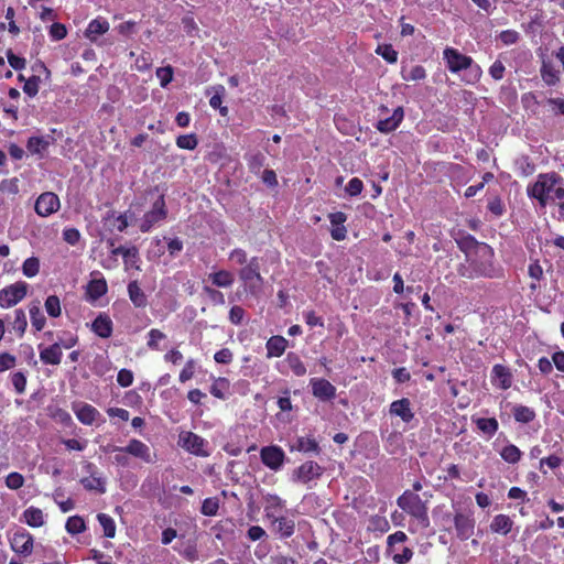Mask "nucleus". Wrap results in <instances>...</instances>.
<instances>
[{
	"label": "nucleus",
	"instance_id": "f257e3e1",
	"mask_svg": "<svg viewBox=\"0 0 564 564\" xmlns=\"http://www.w3.org/2000/svg\"><path fill=\"white\" fill-rule=\"evenodd\" d=\"M459 247L466 253L478 275L486 279L499 276V271L494 264L495 252L489 245L479 242L473 236H468Z\"/></svg>",
	"mask_w": 564,
	"mask_h": 564
},
{
	"label": "nucleus",
	"instance_id": "f03ea898",
	"mask_svg": "<svg viewBox=\"0 0 564 564\" xmlns=\"http://www.w3.org/2000/svg\"><path fill=\"white\" fill-rule=\"evenodd\" d=\"M528 196L545 207L550 202L564 199V178L556 172L541 173L527 188Z\"/></svg>",
	"mask_w": 564,
	"mask_h": 564
},
{
	"label": "nucleus",
	"instance_id": "7ed1b4c3",
	"mask_svg": "<svg viewBox=\"0 0 564 564\" xmlns=\"http://www.w3.org/2000/svg\"><path fill=\"white\" fill-rule=\"evenodd\" d=\"M398 507L409 514L421 529H427L430 527L429 508L426 501H423L421 497L411 491L405 490L397 499Z\"/></svg>",
	"mask_w": 564,
	"mask_h": 564
},
{
	"label": "nucleus",
	"instance_id": "20e7f679",
	"mask_svg": "<svg viewBox=\"0 0 564 564\" xmlns=\"http://www.w3.org/2000/svg\"><path fill=\"white\" fill-rule=\"evenodd\" d=\"M443 59L447 69L453 74L470 68L476 80L481 77L482 70L480 66L475 64L470 56L460 53L457 48L451 46L445 47L443 51Z\"/></svg>",
	"mask_w": 564,
	"mask_h": 564
},
{
	"label": "nucleus",
	"instance_id": "39448f33",
	"mask_svg": "<svg viewBox=\"0 0 564 564\" xmlns=\"http://www.w3.org/2000/svg\"><path fill=\"white\" fill-rule=\"evenodd\" d=\"M238 276L243 283L246 292L252 296H258L264 282L260 272V259L252 257L249 262L238 271Z\"/></svg>",
	"mask_w": 564,
	"mask_h": 564
},
{
	"label": "nucleus",
	"instance_id": "423d86ee",
	"mask_svg": "<svg viewBox=\"0 0 564 564\" xmlns=\"http://www.w3.org/2000/svg\"><path fill=\"white\" fill-rule=\"evenodd\" d=\"M443 525L453 522L456 536L460 541L469 540L475 533L476 521L471 512L456 511L454 514L446 512L442 516Z\"/></svg>",
	"mask_w": 564,
	"mask_h": 564
},
{
	"label": "nucleus",
	"instance_id": "0eeeda50",
	"mask_svg": "<svg viewBox=\"0 0 564 564\" xmlns=\"http://www.w3.org/2000/svg\"><path fill=\"white\" fill-rule=\"evenodd\" d=\"M169 209L165 203V195L160 194L153 202L152 207L140 220V231L149 232L154 226L161 224L167 218Z\"/></svg>",
	"mask_w": 564,
	"mask_h": 564
},
{
	"label": "nucleus",
	"instance_id": "6e6552de",
	"mask_svg": "<svg viewBox=\"0 0 564 564\" xmlns=\"http://www.w3.org/2000/svg\"><path fill=\"white\" fill-rule=\"evenodd\" d=\"M28 283L18 281L0 290V307L10 308L20 303L28 294Z\"/></svg>",
	"mask_w": 564,
	"mask_h": 564
},
{
	"label": "nucleus",
	"instance_id": "1a4fd4ad",
	"mask_svg": "<svg viewBox=\"0 0 564 564\" xmlns=\"http://www.w3.org/2000/svg\"><path fill=\"white\" fill-rule=\"evenodd\" d=\"M10 546L12 551L21 556H29L33 552L34 538L24 528H19L9 538Z\"/></svg>",
	"mask_w": 564,
	"mask_h": 564
},
{
	"label": "nucleus",
	"instance_id": "9d476101",
	"mask_svg": "<svg viewBox=\"0 0 564 564\" xmlns=\"http://www.w3.org/2000/svg\"><path fill=\"white\" fill-rule=\"evenodd\" d=\"M325 468L314 460H306L295 468L292 473L294 481L306 485L310 481L319 479Z\"/></svg>",
	"mask_w": 564,
	"mask_h": 564
},
{
	"label": "nucleus",
	"instance_id": "9b49d317",
	"mask_svg": "<svg viewBox=\"0 0 564 564\" xmlns=\"http://www.w3.org/2000/svg\"><path fill=\"white\" fill-rule=\"evenodd\" d=\"M178 444L188 453L199 456L207 457L209 452L206 449L207 442L196 433L182 432L180 434Z\"/></svg>",
	"mask_w": 564,
	"mask_h": 564
},
{
	"label": "nucleus",
	"instance_id": "f8f14e48",
	"mask_svg": "<svg viewBox=\"0 0 564 564\" xmlns=\"http://www.w3.org/2000/svg\"><path fill=\"white\" fill-rule=\"evenodd\" d=\"M105 452L128 453L137 458L142 459L145 463L152 462L150 447L147 444H144L142 441L137 440V438L130 440L128 445L124 447L108 445L107 447H105Z\"/></svg>",
	"mask_w": 564,
	"mask_h": 564
},
{
	"label": "nucleus",
	"instance_id": "ddd939ff",
	"mask_svg": "<svg viewBox=\"0 0 564 564\" xmlns=\"http://www.w3.org/2000/svg\"><path fill=\"white\" fill-rule=\"evenodd\" d=\"M61 207L59 197L53 192L42 193L35 200L34 209L40 217H48Z\"/></svg>",
	"mask_w": 564,
	"mask_h": 564
},
{
	"label": "nucleus",
	"instance_id": "4468645a",
	"mask_svg": "<svg viewBox=\"0 0 564 564\" xmlns=\"http://www.w3.org/2000/svg\"><path fill=\"white\" fill-rule=\"evenodd\" d=\"M260 458L264 466L276 471L284 464L285 453L276 445L264 446L260 451Z\"/></svg>",
	"mask_w": 564,
	"mask_h": 564
},
{
	"label": "nucleus",
	"instance_id": "2eb2a0df",
	"mask_svg": "<svg viewBox=\"0 0 564 564\" xmlns=\"http://www.w3.org/2000/svg\"><path fill=\"white\" fill-rule=\"evenodd\" d=\"M272 532L281 540L291 538L295 532V521L293 518L282 513L270 519Z\"/></svg>",
	"mask_w": 564,
	"mask_h": 564
},
{
	"label": "nucleus",
	"instance_id": "dca6fc26",
	"mask_svg": "<svg viewBox=\"0 0 564 564\" xmlns=\"http://www.w3.org/2000/svg\"><path fill=\"white\" fill-rule=\"evenodd\" d=\"M310 386L312 394L319 401H332L336 397V387L324 378H312Z\"/></svg>",
	"mask_w": 564,
	"mask_h": 564
},
{
	"label": "nucleus",
	"instance_id": "f3484780",
	"mask_svg": "<svg viewBox=\"0 0 564 564\" xmlns=\"http://www.w3.org/2000/svg\"><path fill=\"white\" fill-rule=\"evenodd\" d=\"M491 383L501 389L508 390L513 383V375L509 367L497 364L491 369Z\"/></svg>",
	"mask_w": 564,
	"mask_h": 564
},
{
	"label": "nucleus",
	"instance_id": "a211bd4d",
	"mask_svg": "<svg viewBox=\"0 0 564 564\" xmlns=\"http://www.w3.org/2000/svg\"><path fill=\"white\" fill-rule=\"evenodd\" d=\"M72 410L77 420L84 425H93L100 416L99 411L95 406L85 402L73 403Z\"/></svg>",
	"mask_w": 564,
	"mask_h": 564
},
{
	"label": "nucleus",
	"instance_id": "6ab92c4d",
	"mask_svg": "<svg viewBox=\"0 0 564 564\" xmlns=\"http://www.w3.org/2000/svg\"><path fill=\"white\" fill-rule=\"evenodd\" d=\"M404 119L403 107H398L392 115L386 119H381L376 123V129L381 133H390L395 131Z\"/></svg>",
	"mask_w": 564,
	"mask_h": 564
},
{
	"label": "nucleus",
	"instance_id": "aec40b11",
	"mask_svg": "<svg viewBox=\"0 0 564 564\" xmlns=\"http://www.w3.org/2000/svg\"><path fill=\"white\" fill-rule=\"evenodd\" d=\"M40 360L44 365L58 366L62 361L63 351L59 343H54L50 346L39 345Z\"/></svg>",
	"mask_w": 564,
	"mask_h": 564
},
{
	"label": "nucleus",
	"instance_id": "412c9836",
	"mask_svg": "<svg viewBox=\"0 0 564 564\" xmlns=\"http://www.w3.org/2000/svg\"><path fill=\"white\" fill-rule=\"evenodd\" d=\"M290 451L318 455L321 453V447L313 435L297 436L293 444L290 445Z\"/></svg>",
	"mask_w": 564,
	"mask_h": 564
},
{
	"label": "nucleus",
	"instance_id": "4be33fe9",
	"mask_svg": "<svg viewBox=\"0 0 564 564\" xmlns=\"http://www.w3.org/2000/svg\"><path fill=\"white\" fill-rule=\"evenodd\" d=\"M391 415L399 416L404 423H409L414 419V412L411 409V401L402 398L393 401L389 410Z\"/></svg>",
	"mask_w": 564,
	"mask_h": 564
},
{
	"label": "nucleus",
	"instance_id": "5701e85b",
	"mask_svg": "<svg viewBox=\"0 0 564 564\" xmlns=\"http://www.w3.org/2000/svg\"><path fill=\"white\" fill-rule=\"evenodd\" d=\"M91 330L100 338H109L113 332V323L109 315L99 313L91 323Z\"/></svg>",
	"mask_w": 564,
	"mask_h": 564
},
{
	"label": "nucleus",
	"instance_id": "b1692460",
	"mask_svg": "<svg viewBox=\"0 0 564 564\" xmlns=\"http://www.w3.org/2000/svg\"><path fill=\"white\" fill-rule=\"evenodd\" d=\"M87 469L90 471L88 477H84L80 479V484L88 491H96L98 494L106 492V479L97 476L93 469H95L94 464L89 463L87 465Z\"/></svg>",
	"mask_w": 564,
	"mask_h": 564
},
{
	"label": "nucleus",
	"instance_id": "393cba45",
	"mask_svg": "<svg viewBox=\"0 0 564 564\" xmlns=\"http://www.w3.org/2000/svg\"><path fill=\"white\" fill-rule=\"evenodd\" d=\"M288 346H289V341L283 336H281V335L271 336L265 343L267 358L271 359V358L281 357L285 352Z\"/></svg>",
	"mask_w": 564,
	"mask_h": 564
},
{
	"label": "nucleus",
	"instance_id": "a878e982",
	"mask_svg": "<svg viewBox=\"0 0 564 564\" xmlns=\"http://www.w3.org/2000/svg\"><path fill=\"white\" fill-rule=\"evenodd\" d=\"M264 499V516L268 520L279 516L285 509V501L278 495L268 494Z\"/></svg>",
	"mask_w": 564,
	"mask_h": 564
},
{
	"label": "nucleus",
	"instance_id": "bb28decb",
	"mask_svg": "<svg viewBox=\"0 0 564 564\" xmlns=\"http://www.w3.org/2000/svg\"><path fill=\"white\" fill-rule=\"evenodd\" d=\"M128 296L135 308H145L149 304L148 296L137 280L130 281L127 286Z\"/></svg>",
	"mask_w": 564,
	"mask_h": 564
},
{
	"label": "nucleus",
	"instance_id": "cd10ccee",
	"mask_svg": "<svg viewBox=\"0 0 564 564\" xmlns=\"http://www.w3.org/2000/svg\"><path fill=\"white\" fill-rule=\"evenodd\" d=\"M110 24L109 22L104 18H96L91 20L87 29L85 31V36L91 41L95 42L98 36L107 33L109 31Z\"/></svg>",
	"mask_w": 564,
	"mask_h": 564
},
{
	"label": "nucleus",
	"instance_id": "c85d7f7f",
	"mask_svg": "<svg viewBox=\"0 0 564 564\" xmlns=\"http://www.w3.org/2000/svg\"><path fill=\"white\" fill-rule=\"evenodd\" d=\"M513 527V520L503 513L497 514L494 517L490 522L489 529L491 533H497L501 535H507L511 532Z\"/></svg>",
	"mask_w": 564,
	"mask_h": 564
},
{
	"label": "nucleus",
	"instance_id": "c756f323",
	"mask_svg": "<svg viewBox=\"0 0 564 564\" xmlns=\"http://www.w3.org/2000/svg\"><path fill=\"white\" fill-rule=\"evenodd\" d=\"M230 381L226 377L213 378V382L209 387V392L213 397L219 400H226L230 394Z\"/></svg>",
	"mask_w": 564,
	"mask_h": 564
},
{
	"label": "nucleus",
	"instance_id": "7c9ffc66",
	"mask_svg": "<svg viewBox=\"0 0 564 564\" xmlns=\"http://www.w3.org/2000/svg\"><path fill=\"white\" fill-rule=\"evenodd\" d=\"M208 281L213 286L227 289L234 284L235 275L232 272L221 269L209 273Z\"/></svg>",
	"mask_w": 564,
	"mask_h": 564
},
{
	"label": "nucleus",
	"instance_id": "2f4dec72",
	"mask_svg": "<svg viewBox=\"0 0 564 564\" xmlns=\"http://www.w3.org/2000/svg\"><path fill=\"white\" fill-rule=\"evenodd\" d=\"M23 521L31 528H40L45 523L44 513L40 508L29 507L22 513Z\"/></svg>",
	"mask_w": 564,
	"mask_h": 564
},
{
	"label": "nucleus",
	"instance_id": "473e14b6",
	"mask_svg": "<svg viewBox=\"0 0 564 564\" xmlns=\"http://www.w3.org/2000/svg\"><path fill=\"white\" fill-rule=\"evenodd\" d=\"M108 291L107 282L104 278L94 279L88 282L86 288V293L89 300L97 301L101 296H104Z\"/></svg>",
	"mask_w": 564,
	"mask_h": 564
},
{
	"label": "nucleus",
	"instance_id": "72a5a7b5",
	"mask_svg": "<svg viewBox=\"0 0 564 564\" xmlns=\"http://www.w3.org/2000/svg\"><path fill=\"white\" fill-rule=\"evenodd\" d=\"M540 74H541L543 82L547 86H555L560 82V72L553 66V64L551 62H547V61L542 62V65L540 68Z\"/></svg>",
	"mask_w": 564,
	"mask_h": 564
},
{
	"label": "nucleus",
	"instance_id": "f704fd0d",
	"mask_svg": "<svg viewBox=\"0 0 564 564\" xmlns=\"http://www.w3.org/2000/svg\"><path fill=\"white\" fill-rule=\"evenodd\" d=\"M474 422L477 429L489 437H492L499 429L496 417H478Z\"/></svg>",
	"mask_w": 564,
	"mask_h": 564
},
{
	"label": "nucleus",
	"instance_id": "c9c22d12",
	"mask_svg": "<svg viewBox=\"0 0 564 564\" xmlns=\"http://www.w3.org/2000/svg\"><path fill=\"white\" fill-rule=\"evenodd\" d=\"M513 417L518 423L528 424L532 422L536 414L535 411L527 405L518 404L512 409Z\"/></svg>",
	"mask_w": 564,
	"mask_h": 564
},
{
	"label": "nucleus",
	"instance_id": "e433bc0d",
	"mask_svg": "<svg viewBox=\"0 0 564 564\" xmlns=\"http://www.w3.org/2000/svg\"><path fill=\"white\" fill-rule=\"evenodd\" d=\"M284 361L294 376L303 377L306 373V367L297 354L293 351L289 352Z\"/></svg>",
	"mask_w": 564,
	"mask_h": 564
},
{
	"label": "nucleus",
	"instance_id": "4c0bfd02",
	"mask_svg": "<svg viewBox=\"0 0 564 564\" xmlns=\"http://www.w3.org/2000/svg\"><path fill=\"white\" fill-rule=\"evenodd\" d=\"M96 518L98 523L102 528L104 536L108 539L115 538L117 531L115 520L109 514L104 512H99Z\"/></svg>",
	"mask_w": 564,
	"mask_h": 564
},
{
	"label": "nucleus",
	"instance_id": "58836bf2",
	"mask_svg": "<svg viewBox=\"0 0 564 564\" xmlns=\"http://www.w3.org/2000/svg\"><path fill=\"white\" fill-rule=\"evenodd\" d=\"M29 313L32 327L35 332H41L46 324V318L42 313L39 303L30 305Z\"/></svg>",
	"mask_w": 564,
	"mask_h": 564
},
{
	"label": "nucleus",
	"instance_id": "ea45409f",
	"mask_svg": "<svg viewBox=\"0 0 564 564\" xmlns=\"http://www.w3.org/2000/svg\"><path fill=\"white\" fill-rule=\"evenodd\" d=\"M500 457L508 464H518L522 457V452L514 444H508L500 451Z\"/></svg>",
	"mask_w": 564,
	"mask_h": 564
},
{
	"label": "nucleus",
	"instance_id": "a19ab883",
	"mask_svg": "<svg viewBox=\"0 0 564 564\" xmlns=\"http://www.w3.org/2000/svg\"><path fill=\"white\" fill-rule=\"evenodd\" d=\"M368 530L383 534L390 530V523L384 516L375 514L369 519Z\"/></svg>",
	"mask_w": 564,
	"mask_h": 564
},
{
	"label": "nucleus",
	"instance_id": "79ce46f5",
	"mask_svg": "<svg viewBox=\"0 0 564 564\" xmlns=\"http://www.w3.org/2000/svg\"><path fill=\"white\" fill-rule=\"evenodd\" d=\"M48 145L50 142L44 137H30L26 142V149L32 154L42 155Z\"/></svg>",
	"mask_w": 564,
	"mask_h": 564
},
{
	"label": "nucleus",
	"instance_id": "37998d69",
	"mask_svg": "<svg viewBox=\"0 0 564 564\" xmlns=\"http://www.w3.org/2000/svg\"><path fill=\"white\" fill-rule=\"evenodd\" d=\"M65 529L67 533L72 535H76L86 531V522L80 516H72L67 519L65 523Z\"/></svg>",
	"mask_w": 564,
	"mask_h": 564
},
{
	"label": "nucleus",
	"instance_id": "c03bdc74",
	"mask_svg": "<svg viewBox=\"0 0 564 564\" xmlns=\"http://www.w3.org/2000/svg\"><path fill=\"white\" fill-rule=\"evenodd\" d=\"M28 327V321L25 313L22 308H18L14 311V319L12 322V328L17 333L18 337H23Z\"/></svg>",
	"mask_w": 564,
	"mask_h": 564
},
{
	"label": "nucleus",
	"instance_id": "a18cd8bd",
	"mask_svg": "<svg viewBox=\"0 0 564 564\" xmlns=\"http://www.w3.org/2000/svg\"><path fill=\"white\" fill-rule=\"evenodd\" d=\"M375 53L381 56L389 64H394L398 61L399 54L391 44H379L376 47Z\"/></svg>",
	"mask_w": 564,
	"mask_h": 564
},
{
	"label": "nucleus",
	"instance_id": "49530a36",
	"mask_svg": "<svg viewBox=\"0 0 564 564\" xmlns=\"http://www.w3.org/2000/svg\"><path fill=\"white\" fill-rule=\"evenodd\" d=\"M44 307L51 317L56 318L62 314L61 300L57 295H48L45 300Z\"/></svg>",
	"mask_w": 564,
	"mask_h": 564
},
{
	"label": "nucleus",
	"instance_id": "de8ad7c7",
	"mask_svg": "<svg viewBox=\"0 0 564 564\" xmlns=\"http://www.w3.org/2000/svg\"><path fill=\"white\" fill-rule=\"evenodd\" d=\"M22 272L26 278H33L40 272V260L36 257H30L22 264Z\"/></svg>",
	"mask_w": 564,
	"mask_h": 564
},
{
	"label": "nucleus",
	"instance_id": "09e8293b",
	"mask_svg": "<svg viewBox=\"0 0 564 564\" xmlns=\"http://www.w3.org/2000/svg\"><path fill=\"white\" fill-rule=\"evenodd\" d=\"M176 145L184 150H194L198 145V139L195 133L182 134L176 138Z\"/></svg>",
	"mask_w": 564,
	"mask_h": 564
},
{
	"label": "nucleus",
	"instance_id": "8fccbe9b",
	"mask_svg": "<svg viewBox=\"0 0 564 564\" xmlns=\"http://www.w3.org/2000/svg\"><path fill=\"white\" fill-rule=\"evenodd\" d=\"M165 338H166V335L162 330H160L158 328H152L148 333L147 346L149 349L158 351L161 349L159 341L163 340Z\"/></svg>",
	"mask_w": 564,
	"mask_h": 564
},
{
	"label": "nucleus",
	"instance_id": "3c124183",
	"mask_svg": "<svg viewBox=\"0 0 564 564\" xmlns=\"http://www.w3.org/2000/svg\"><path fill=\"white\" fill-rule=\"evenodd\" d=\"M219 510V500L216 497L204 499L200 508V512L207 517H214Z\"/></svg>",
	"mask_w": 564,
	"mask_h": 564
},
{
	"label": "nucleus",
	"instance_id": "603ef678",
	"mask_svg": "<svg viewBox=\"0 0 564 564\" xmlns=\"http://www.w3.org/2000/svg\"><path fill=\"white\" fill-rule=\"evenodd\" d=\"M110 219H112V227L116 228L119 232H123L129 226L126 214H120L116 217L115 212H109L107 213L105 220L108 221Z\"/></svg>",
	"mask_w": 564,
	"mask_h": 564
},
{
	"label": "nucleus",
	"instance_id": "864d4df0",
	"mask_svg": "<svg viewBox=\"0 0 564 564\" xmlns=\"http://www.w3.org/2000/svg\"><path fill=\"white\" fill-rule=\"evenodd\" d=\"M155 75L160 80L161 87L165 88L173 80L174 69L171 65L159 67Z\"/></svg>",
	"mask_w": 564,
	"mask_h": 564
},
{
	"label": "nucleus",
	"instance_id": "5fc2aeb1",
	"mask_svg": "<svg viewBox=\"0 0 564 564\" xmlns=\"http://www.w3.org/2000/svg\"><path fill=\"white\" fill-rule=\"evenodd\" d=\"M426 77V70L421 65L413 66L409 72L402 70V78L404 80H423Z\"/></svg>",
	"mask_w": 564,
	"mask_h": 564
},
{
	"label": "nucleus",
	"instance_id": "6e6d98bb",
	"mask_svg": "<svg viewBox=\"0 0 564 564\" xmlns=\"http://www.w3.org/2000/svg\"><path fill=\"white\" fill-rule=\"evenodd\" d=\"M487 208L497 217L502 216L506 212L505 204L498 195H495L488 199Z\"/></svg>",
	"mask_w": 564,
	"mask_h": 564
},
{
	"label": "nucleus",
	"instance_id": "4d7b16f0",
	"mask_svg": "<svg viewBox=\"0 0 564 564\" xmlns=\"http://www.w3.org/2000/svg\"><path fill=\"white\" fill-rule=\"evenodd\" d=\"M203 292H204V294H206L208 300L214 305H224L225 304V295H224V293L220 292L219 290H217L216 288L205 285L203 288Z\"/></svg>",
	"mask_w": 564,
	"mask_h": 564
},
{
	"label": "nucleus",
	"instance_id": "13d9d810",
	"mask_svg": "<svg viewBox=\"0 0 564 564\" xmlns=\"http://www.w3.org/2000/svg\"><path fill=\"white\" fill-rule=\"evenodd\" d=\"M457 273L459 276L468 279V280H475L478 278H481L478 275V272H476V269L471 267V263L468 259H466L465 263H460L457 268Z\"/></svg>",
	"mask_w": 564,
	"mask_h": 564
},
{
	"label": "nucleus",
	"instance_id": "bf43d9fd",
	"mask_svg": "<svg viewBox=\"0 0 564 564\" xmlns=\"http://www.w3.org/2000/svg\"><path fill=\"white\" fill-rule=\"evenodd\" d=\"M11 382L17 393L22 394L26 389V376L22 371L11 375Z\"/></svg>",
	"mask_w": 564,
	"mask_h": 564
},
{
	"label": "nucleus",
	"instance_id": "052dcab7",
	"mask_svg": "<svg viewBox=\"0 0 564 564\" xmlns=\"http://www.w3.org/2000/svg\"><path fill=\"white\" fill-rule=\"evenodd\" d=\"M24 477L18 471H12L6 477V486L9 489L18 490L24 485Z\"/></svg>",
	"mask_w": 564,
	"mask_h": 564
},
{
	"label": "nucleus",
	"instance_id": "680f3d73",
	"mask_svg": "<svg viewBox=\"0 0 564 564\" xmlns=\"http://www.w3.org/2000/svg\"><path fill=\"white\" fill-rule=\"evenodd\" d=\"M546 465L551 469H556L562 465V458L557 455H550L540 459L539 469L542 474L546 475L547 471L543 468Z\"/></svg>",
	"mask_w": 564,
	"mask_h": 564
},
{
	"label": "nucleus",
	"instance_id": "e2e57ef3",
	"mask_svg": "<svg viewBox=\"0 0 564 564\" xmlns=\"http://www.w3.org/2000/svg\"><path fill=\"white\" fill-rule=\"evenodd\" d=\"M0 192L17 195L19 193L18 177L2 180L0 182Z\"/></svg>",
	"mask_w": 564,
	"mask_h": 564
},
{
	"label": "nucleus",
	"instance_id": "0e129e2a",
	"mask_svg": "<svg viewBox=\"0 0 564 564\" xmlns=\"http://www.w3.org/2000/svg\"><path fill=\"white\" fill-rule=\"evenodd\" d=\"M40 82L39 76L33 75L29 77L24 83L23 91L30 97L36 96L40 88Z\"/></svg>",
	"mask_w": 564,
	"mask_h": 564
},
{
	"label": "nucleus",
	"instance_id": "69168bd1",
	"mask_svg": "<svg viewBox=\"0 0 564 564\" xmlns=\"http://www.w3.org/2000/svg\"><path fill=\"white\" fill-rule=\"evenodd\" d=\"M362 189L364 183L359 177H352L351 180H349L345 187V192L351 197L361 194Z\"/></svg>",
	"mask_w": 564,
	"mask_h": 564
},
{
	"label": "nucleus",
	"instance_id": "338daca9",
	"mask_svg": "<svg viewBox=\"0 0 564 564\" xmlns=\"http://www.w3.org/2000/svg\"><path fill=\"white\" fill-rule=\"evenodd\" d=\"M48 34L53 41H61L66 37L67 29L64 24L55 22L50 26Z\"/></svg>",
	"mask_w": 564,
	"mask_h": 564
},
{
	"label": "nucleus",
	"instance_id": "774afa93",
	"mask_svg": "<svg viewBox=\"0 0 564 564\" xmlns=\"http://www.w3.org/2000/svg\"><path fill=\"white\" fill-rule=\"evenodd\" d=\"M133 372L130 369H120L117 373V382L122 388H128L133 383Z\"/></svg>",
	"mask_w": 564,
	"mask_h": 564
}]
</instances>
